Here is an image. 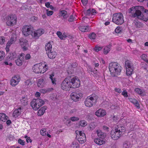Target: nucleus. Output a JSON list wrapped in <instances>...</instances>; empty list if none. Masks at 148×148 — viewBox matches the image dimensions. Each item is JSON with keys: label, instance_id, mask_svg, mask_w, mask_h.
Listing matches in <instances>:
<instances>
[{"label": "nucleus", "instance_id": "nucleus-59", "mask_svg": "<svg viewBox=\"0 0 148 148\" xmlns=\"http://www.w3.org/2000/svg\"><path fill=\"white\" fill-rule=\"evenodd\" d=\"M47 14L48 16H50L52 15L53 13V12L52 11H49L48 10H46Z\"/></svg>", "mask_w": 148, "mask_h": 148}, {"label": "nucleus", "instance_id": "nucleus-22", "mask_svg": "<svg viewBox=\"0 0 148 148\" xmlns=\"http://www.w3.org/2000/svg\"><path fill=\"white\" fill-rule=\"evenodd\" d=\"M125 128L123 126H121V125H118L117 128L115 129V130L119 133L120 134H121L122 133L125 131Z\"/></svg>", "mask_w": 148, "mask_h": 148}, {"label": "nucleus", "instance_id": "nucleus-63", "mask_svg": "<svg viewBox=\"0 0 148 148\" xmlns=\"http://www.w3.org/2000/svg\"><path fill=\"white\" fill-rule=\"evenodd\" d=\"M31 57V56L29 54H27L25 56V60H28Z\"/></svg>", "mask_w": 148, "mask_h": 148}, {"label": "nucleus", "instance_id": "nucleus-32", "mask_svg": "<svg viewBox=\"0 0 148 148\" xmlns=\"http://www.w3.org/2000/svg\"><path fill=\"white\" fill-rule=\"evenodd\" d=\"M16 56V55L14 52H11L8 55V57L10 60L14 59Z\"/></svg>", "mask_w": 148, "mask_h": 148}, {"label": "nucleus", "instance_id": "nucleus-50", "mask_svg": "<svg viewBox=\"0 0 148 148\" xmlns=\"http://www.w3.org/2000/svg\"><path fill=\"white\" fill-rule=\"evenodd\" d=\"M5 42V37L3 36H0V44L3 45Z\"/></svg>", "mask_w": 148, "mask_h": 148}, {"label": "nucleus", "instance_id": "nucleus-29", "mask_svg": "<svg viewBox=\"0 0 148 148\" xmlns=\"http://www.w3.org/2000/svg\"><path fill=\"white\" fill-rule=\"evenodd\" d=\"M47 107L46 106H43L39 110L38 112V115L41 116L43 115L45 113V110L47 109Z\"/></svg>", "mask_w": 148, "mask_h": 148}, {"label": "nucleus", "instance_id": "nucleus-34", "mask_svg": "<svg viewBox=\"0 0 148 148\" xmlns=\"http://www.w3.org/2000/svg\"><path fill=\"white\" fill-rule=\"evenodd\" d=\"M79 144L78 143L75 141H73L72 142V144L71 145L70 148H79Z\"/></svg>", "mask_w": 148, "mask_h": 148}, {"label": "nucleus", "instance_id": "nucleus-46", "mask_svg": "<svg viewBox=\"0 0 148 148\" xmlns=\"http://www.w3.org/2000/svg\"><path fill=\"white\" fill-rule=\"evenodd\" d=\"M40 134L43 136H45L47 134L46 130L45 128L42 129L40 131Z\"/></svg>", "mask_w": 148, "mask_h": 148}, {"label": "nucleus", "instance_id": "nucleus-25", "mask_svg": "<svg viewBox=\"0 0 148 148\" xmlns=\"http://www.w3.org/2000/svg\"><path fill=\"white\" fill-rule=\"evenodd\" d=\"M96 132L97 134V136L99 138L104 139L106 137V134L102 132L100 130H97Z\"/></svg>", "mask_w": 148, "mask_h": 148}, {"label": "nucleus", "instance_id": "nucleus-52", "mask_svg": "<svg viewBox=\"0 0 148 148\" xmlns=\"http://www.w3.org/2000/svg\"><path fill=\"white\" fill-rule=\"evenodd\" d=\"M25 84L26 86H30L32 85V83L31 82L30 80L29 79L27 80L25 82Z\"/></svg>", "mask_w": 148, "mask_h": 148}, {"label": "nucleus", "instance_id": "nucleus-4", "mask_svg": "<svg viewBox=\"0 0 148 148\" xmlns=\"http://www.w3.org/2000/svg\"><path fill=\"white\" fill-rule=\"evenodd\" d=\"M112 21L115 24L120 25L124 22L123 15L121 13H115L113 14Z\"/></svg>", "mask_w": 148, "mask_h": 148}, {"label": "nucleus", "instance_id": "nucleus-31", "mask_svg": "<svg viewBox=\"0 0 148 148\" xmlns=\"http://www.w3.org/2000/svg\"><path fill=\"white\" fill-rule=\"evenodd\" d=\"M52 48V45L50 42H49L45 45V49L46 52L51 50Z\"/></svg>", "mask_w": 148, "mask_h": 148}, {"label": "nucleus", "instance_id": "nucleus-39", "mask_svg": "<svg viewBox=\"0 0 148 148\" xmlns=\"http://www.w3.org/2000/svg\"><path fill=\"white\" fill-rule=\"evenodd\" d=\"M54 76V75H53V74H51V75H50L49 78L50 79H51V81L53 84L55 85L56 84V80H55V78L53 77Z\"/></svg>", "mask_w": 148, "mask_h": 148}, {"label": "nucleus", "instance_id": "nucleus-10", "mask_svg": "<svg viewBox=\"0 0 148 148\" xmlns=\"http://www.w3.org/2000/svg\"><path fill=\"white\" fill-rule=\"evenodd\" d=\"M6 19L7 24L8 26H13L16 23L17 18L15 15H9L6 17Z\"/></svg>", "mask_w": 148, "mask_h": 148}, {"label": "nucleus", "instance_id": "nucleus-11", "mask_svg": "<svg viewBox=\"0 0 148 148\" xmlns=\"http://www.w3.org/2000/svg\"><path fill=\"white\" fill-rule=\"evenodd\" d=\"M33 30V27L31 25H25L23 26L22 31L23 34L25 36H27L32 34Z\"/></svg>", "mask_w": 148, "mask_h": 148}, {"label": "nucleus", "instance_id": "nucleus-20", "mask_svg": "<svg viewBox=\"0 0 148 148\" xmlns=\"http://www.w3.org/2000/svg\"><path fill=\"white\" fill-rule=\"evenodd\" d=\"M106 114L105 111L103 109H100L95 112V114L97 116L99 117H102Z\"/></svg>", "mask_w": 148, "mask_h": 148}, {"label": "nucleus", "instance_id": "nucleus-53", "mask_svg": "<svg viewBox=\"0 0 148 148\" xmlns=\"http://www.w3.org/2000/svg\"><path fill=\"white\" fill-rule=\"evenodd\" d=\"M76 19V18L73 15H71L69 19V21L70 22H72Z\"/></svg>", "mask_w": 148, "mask_h": 148}, {"label": "nucleus", "instance_id": "nucleus-21", "mask_svg": "<svg viewBox=\"0 0 148 148\" xmlns=\"http://www.w3.org/2000/svg\"><path fill=\"white\" fill-rule=\"evenodd\" d=\"M48 57L50 59L55 58L57 55V53L55 51H52V50L46 52Z\"/></svg>", "mask_w": 148, "mask_h": 148}, {"label": "nucleus", "instance_id": "nucleus-18", "mask_svg": "<svg viewBox=\"0 0 148 148\" xmlns=\"http://www.w3.org/2000/svg\"><path fill=\"white\" fill-rule=\"evenodd\" d=\"M23 112V108L20 107L14 110L13 113V116L15 118L17 117L21 114Z\"/></svg>", "mask_w": 148, "mask_h": 148}, {"label": "nucleus", "instance_id": "nucleus-23", "mask_svg": "<svg viewBox=\"0 0 148 148\" xmlns=\"http://www.w3.org/2000/svg\"><path fill=\"white\" fill-rule=\"evenodd\" d=\"M94 141L96 144L99 145H101L104 144L105 143L104 139L99 138H97L95 139Z\"/></svg>", "mask_w": 148, "mask_h": 148}, {"label": "nucleus", "instance_id": "nucleus-28", "mask_svg": "<svg viewBox=\"0 0 148 148\" xmlns=\"http://www.w3.org/2000/svg\"><path fill=\"white\" fill-rule=\"evenodd\" d=\"M21 104L23 106H26L27 105V97H23L20 99Z\"/></svg>", "mask_w": 148, "mask_h": 148}, {"label": "nucleus", "instance_id": "nucleus-40", "mask_svg": "<svg viewBox=\"0 0 148 148\" xmlns=\"http://www.w3.org/2000/svg\"><path fill=\"white\" fill-rule=\"evenodd\" d=\"M51 90L50 88L48 89H41L40 90V92L41 93L45 94L49 92Z\"/></svg>", "mask_w": 148, "mask_h": 148}, {"label": "nucleus", "instance_id": "nucleus-47", "mask_svg": "<svg viewBox=\"0 0 148 148\" xmlns=\"http://www.w3.org/2000/svg\"><path fill=\"white\" fill-rule=\"evenodd\" d=\"M135 26L138 28H140L143 27L142 24L140 22H136L135 23Z\"/></svg>", "mask_w": 148, "mask_h": 148}, {"label": "nucleus", "instance_id": "nucleus-64", "mask_svg": "<svg viewBox=\"0 0 148 148\" xmlns=\"http://www.w3.org/2000/svg\"><path fill=\"white\" fill-rule=\"evenodd\" d=\"M52 96L53 97L51 98V99H52L53 100H55L57 99V95L56 94H53V95Z\"/></svg>", "mask_w": 148, "mask_h": 148}, {"label": "nucleus", "instance_id": "nucleus-43", "mask_svg": "<svg viewBox=\"0 0 148 148\" xmlns=\"http://www.w3.org/2000/svg\"><path fill=\"white\" fill-rule=\"evenodd\" d=\"M141 64L142 68L147 71V68L148 67V66L147 64L145 63H142Z\"/></svg>", "mask_w": 148, "mask_h": 148}, {"label": "nucleus", "instance_id": "nucleus-57", "mask_svg": "<svg viewBox=\"0 0 148 148\" xmlns=\"http://www.w3.org/2000/svg\"><path fill=\"white\" fill-rule=\"evenodd\" d=\"M121 31V29L119 26L117 27L115 29V32L116 33H119Z\"/></svg>", "mask_w": 148, "mask_h": 148}, {"label": "nucleus", "instance_id": "nucleus-41", "mask_svg": "<svg viewBox=\"0 0 148 148\" xmlns=\"http://www.w3.org/2000/svg\"><path fill=\"white\" fill-rule=\"evenodd\" d=\"M43 82L44 80L43 79L40 78L39 79L37 83L38 86L40 87H42L43 85Z\"/></svg>", "mask_w": 148, "mask_h": 148}, {"label": "nucleus", "instance_id": "nucleus-17", "mask_svg": "<svg viewBox=\"0 0 148 148\" xmlns=\"http://www.w3.org/2000/svg\"><path fill=\"white\" fill-rule=\"evenodd\" d=\"M20 43L23 50L25 51L27 49V40L26 39L21 38L19 40Z\"/></svg>", "mask_w": 148, "mask_h": 148}, {"label": "nucleus", "instance_id": "nucleus-15", "mask_svg": "<svg viewBox=\"0 0 148 148\" xmlns=\"http://www.w3.org/2000/svg\"><path fill=\"white\" fill-rule=\"evenodd\" d=\"M20 77L18 75H16L13 77L10 80V84L12 86H15L17 85L20 81Z\"/></svg>", "mask_w": 148, "mask_h": 148}, {"label": "nucleus", "instance_id": "nucleus-45", "mask_svg": "<svg viewBox=\"0 0 148 148\" xmlns=\"http://www.w3.org/2000/svg\"><path fill=\"white\" fill-rule=\"evenodd\" d=\"M110 49L109 46L106 47L104 49V53L105 54H107L110 51Z\"/></svg>", "mask_w": 148, "mask_h": 148}, {"label": "nucleus", "instance_id": "nucleus-37", "mask_svg": "<svg viewBox=\"0 0 148 148\" xmlns=\"http://www.w3.org/2000/svg\"><path fill=\"white\" fill-rule=\"evenodd\" d=\"M8 118V117L5 114L3 113H0V119L2 121H5L3 120H6Z\"/></svg>", "mask_w": 148, "mask_h": 148}, {"label": "nucleus", "instance_id": "nucleus-9", "mask_svg": "<svg viewBox=\"0 0 148 148\" xmlns=\"http://www.w3.org/2000/svg\"><path fill=\"white\" fill-rule=\"evenodd\" d=\"M70 82L68 76L62 82L61 84V88L63 90L69 91L70 90L71 87Z\"/></svg>", "mask_w": 148, "mask_h": 148}, {"label": "nucleus", "instance_id": "nucleus-6", "mask_svg": "<svg viewBox=\"0 0 148 148\" xmlns=\"http://www.w3.org/2000/svg\"><path fill=\"white\" fill-rule=\"evenodd\" d=\"M45 103V101L40 99H34L31 102V105L33 109L36 110Z\"/></svg>", "mask_w": 148, "mask_h": 148}, {"label": "nucleus", "instance_id": "nucleus-2", "mask_svg": "<svg viewBox=\"0 0 148 148\" xmlns=\"http://www.w3.org/2000/svg\"><path fill=\"white\" fill-rule=\"evenodd\" d=\"M109 68L111 75L116 77L119 75L121 71V67L116 62H113L109 65Z\"/></svg>", "mask_w": 148, "mask_h": 148}, {"label": "nucleus", "instance_id": "nucleus-14", "mask_svg": "<svg viewBox=\"0 0 148 148\" xmlns=\"http://www.w3.org/2000/svg\"><path fill=\"white\" fill-rule=\"evenodd\" d=\"M82 94L81 93L73 92L71 94V99L75 101H77L79 100L80 98L82 97Z\"/></svg>", "mask_w": 148, "mask_h": 148}, {"label": "nucleus", "instance_id": "nucleus-44", "mask_svg": "<svg viewBox=\"0 0 148 148\" xmlns=\"http://www.w3.org/2000/svg\"><path fill=\"white\" fill-rule=\"evenodd\" d=\"M96 37V34L94 33H92L89 35V38L91 39H94Z\"/></svg>", "mask_w": 148, "mask_h": 148}, {"label": "nucleus", "instance_id": "nucleus-55", "mask_svg": "<svg viewBox=\"0 0 148 148\" xmlns=\"http://www.w3.org/2000/svg\"><path fill=\"white\" fill-rule=\"evenodd\" d=\"M70 119L73 121H77L79 119V118L77 117L73 116L70 118Z\"/></svg>", "mask_w": 148, "mask_h": 148}, {"label": "nucleus", "instance_id": "nucleus-19", "mask_svg": "<svg viewBox=\"0 0 148 148\" xmlns=\"http://www.w3.org/2000/svg\"><path fill=\"white\" fill-rule=\"evenodd\" d=\"M121 135L115 130V131H112L111 133V136L112 138L114 140L118 139Z\"/></svg>", "mask_w": 148, "mask_h": 148}, {"label": "nucleus", "instance_id": "nucleus-58", "mask_svg": "<svg viewBox=\"0 0 148 148\" xmlns=\"http://www.w3.org/2000/svg\"><path fill=\"white\" fill-rule=\"evenodd\" d=\"M121 94L125 97H128L127 92L125 90H123Z\"/></svg>", "mask_w": 148, "mask_h": 148}, {"label": "nucleus", "instance_id": "nucleus-56", "mask_svg": "<svg viewBox=\"0 0 148 148\" xmlns=\"http://www.w3.org/2000/svg\"><path fill=\"white\" fill-rule=\"evenodd\" d=\"M18 142L20 144L22 145H24L25 144V142L24 140H22L21 139H19L18 140Z\"/></svg>", "mask_w": 148, "mask_h": 148}, {"label": "nucleus", "instance_id": "nucleus-54", "mask_svg": "<svg viewBox=\"0 0 148 148\" xmlns=\"http://www.w3.org/2000/svg\"><path fill=\"white\" fill-rule=\"evenodd\" d=\"M147 56L145 54H143L141 56V58L142 59H143L144 61H145L147 60L146 58Z\"/></svg>", "mask_w": 148, "mask_h": 148}, {"label": "nucleus", "instance_id": "nucleus-38", "mask_svg": "<svg viewBox=\"0 0 148 148\" xmlns=\"http://www.w3.org/2000/svg\"><path fill=\"white\" fill-rule=\"evenodd\" d=\"M131 147V144L129 141H126L123 144V147L124 148H130Z\"/></svg>", "mask_w": 148, "mask_h": 148}, {"label": "nucleus", "instance_id": "nucleus-35", "mask_svg": "<svg viewBox=\"0 0 148 148\" xmlns=\"http://www.w3.org/2000/svg\"><path fill=\"white\" fill-rule=\"evenodd\" d=\"M135 91L140 95H142L144 92V90H142L139 88H136L135 89Z\"/></svg>", "mask_w": 148, "mask_h": 148}, {"label": "nucleus", "instance_id": "nucleus-36", "mask_svg": "<svg viewBox=\"0 0 148 148\" xmlns=\"http://www.w3.org/2000/svg\"><path fill=\"white\" fill-rule=\"evenodd\" d=\"M67 12L65 10H62L60 12V14L61 16H63L64 18H66L68 17V15L67 14Z\"/></svg>", "mask_w": 148, "mask_h": 148}, {"label": "nucleus", "instance_id": "nucleus-33", "mask_svg": "<svg viewBox=\"0 0 148 148\" xmlns=\"http://www.w3.org/2000/svg\"><path fill=\"white\" fill-rule=\"evenodd\" d=\"M134 68H126V74L128 76L131 75L133 72Z\"/></svg>", "mask_w": 148, "mask_h": 148}, {"label": "nucleus", "instance_id": "nucleus-42", "mask_svg": "<svg viewBox=\"0 0 148 148\" xmlns=\"http://www.w3.org/2000/svg\"><path fill=\"white\" fill-rule=\"evenodd\" d=\"M5 53L3 51H0V61L3 60L5 57Z\"/></svg>", "mask_w": 148, "mask_h": 148}, {"label": "nucleus", "instance_id": "nucleus-24", "mask_svg": "<svg viewBox=\"0 0 148 148\" xmlns=\"http://www.w3.org/2000/svg\"><path fill=\"white\" fill-rule=\"evenodd\" d=\"M96 126V123L95 122L91 123L87 126V129L89 131H92Z\"/></svg>", "mask_w": 148, "mask_h": 148}, {"label": "nucleus", "instance_id": "nucleus-27", "mask_svg": "<svg viewBox=\"0 0 148 148\" xmlns=\"http://www.w3.org/2000/svg\"><path fill=\"white\" fill-rule=\"evenodd\" d=\"M16 40V35L14 34L10 38V40L7 43V46L10 47V45L15 42Z\"/></svg>", "mask_w": 148, "mask_h": 148}, {"label": "nucleus", "instance_id": "nucleus-7", "mask_svg": "<svg viewBox=\"0 0 148 148\" xmlns=\"http://www.w3.org/2000/svg\"><path fill=\"white\" fill-rule=\"evenodd\" d=\"M68 77L72 88H76L79 87L80 85V81L77 77L73 76Z\"/></svg>", "mask_w": 148, "mask_h": 148}, {"label": "nucleus", "instance_id": "nucleus-1", "mask_svg": "<svg viewBox=\"0 0 148 148\" xmlns=\"http://www.w3.org/2000/svg\"><path fill=\"white\" fill-rule=\"evenodd\" d=\"M130 12L132 17L141 19L145 21L148 20V10L142 6H136L130 8Z\"/></svg>", "mask_w": 148, "mask_h": 148}, {"label": "nucleus", "instance_id": "nucleus-8", "mask_svg": "<svg viewBox=\"0 0 148 148\" xmlns=\"http://www.w3.org/2000/svg\"><path fill=\"white\" fill-rule=\"evenodd\" d=\"M70 82L68 76L62 82L61 84V88L63 90L69 91L70 90L71 87Z\"/></svg>", "mask_w": 148, "mask_h": 148}, {"label": "nucleus", "instance_id": "nucleus-3", "mask_svg": "<svg viewBox=\"0 0 148 148\" xmlns=\"http://www.w3.org/2000/svg\"><path fill=\"white\" fill-rule=\"evenodd\" d=\"M48 66L44 63L35 64L33 67V71L36 73H43L48 69Z\"/></svg>", "mask_w": 148, "mask_h": 148}, {"label": "nucleus", "instance_id": "nucleus-26", "mask_svg": "<svg viewBox=\"0 0 148 148\" xmlns=\"http://www.w3.org/2000/svg\"><path fill=\"white\" fill-rule=\"evenodd\" d=\"M89 27V26L81 25L79 27V29L81 32H85L90 30Z\"/></svg>", "mask_w": 148, "mask_h": 148}, {"label": "nucleus", "instance_id": "nucleus-13", "mask_svg": "<svg viewBox=\"0 0 148 148\" xmlns=\"http://www.w3.org/2000/svg\"><path fill=\"white\" fill-rule=\"evenodd\" d=\"M44 31L43 29H39L34 32L33 31L31 35L32 37L34 38L35 39H38L39 36L44 34Z\"/></svg>", "mask_w": 148, "mask_h": 148}, {"label": "nucleus", "instance_id": "nucleus-51", "mask_svg": "<svg viewBox=\"0 0 148 148\" xmlns=\"http://www.w3.org/2000/svg\"><path fill=\"white\" fill-rule=\"evenodd\" d=\"M102 49V47L96 46L94 50L96 52H98L99 51L101 50Z\"/></svg>", "mask_w": 148, "mask_h": 148}, {"label": "nucleus", "instance_id": "nucleus-61", "mask_svg": "<svg viewBox=\"0 0 148 148\" xmlns=\"http://www.w3.org/2000/svg\"><path fill=\"white\" fill-rule=\"evenodd\" d=\"M114 90L116 92L119 93H120L122 92L121 90V89L119 88H115L114 89Z\"/></svg>", "mask_w": 148, "mask_h": 148}, {"label": "nucleus", "instance_id": "nucleus-60", "mask_svg": "<svg viewBox=\"0 0 148 148\" xmlns=\"http://www.w3.org/2000/svg\"><path fill=\"white\" fill-rule=\"evenodd\" d=\"M84 13L87 15H89V14H91V10L90 9L84 11Z\"/></svg>", "mask_w": 148, "mask_h": 148}, {"label": "nucleus", "instance_id": "nucleus-16", "mask_svg": "<svg viewBox=\"0 0 148 148\" xmlns=\"http://www.w3.org/2000/svg\"><path fill=\"white\" fill-rule=\"evenodd\" d=\"M25 55V54L24 53L21 54L18 58L15 60V63L17 65L19 66H21L23 62H25L24 58Z\"/></svg>", "mask_w": 148, "mask_h": 148}, {"label": "nucleus", "instance_id": "nucleus-49", "mask_svg": "<svg viewBox=\"0 0 148 148\" xmlns=\"http://www.w3.org/2000/svg\"><path fill=\"white\" fill-rule=\"evenodd\" d=\"M57 34L60 39H63L64 36L62 35V33L61 32L58 31L57 32Z\"/></svg>", "mask_w": 148, "mask_h": 148}, {"label": "nucleus", "instance_id": "nucleus-30", "mask_svg": "<svg viewBox=\"0 0 148 148\" xmlns=\"http://www.w3.org/2000/svg\"><path fill=\"white\" fill-rule=\"evenodd\" d=\"M125 66L126 69L134 68L132 63L131 61L128 60L125 61Z\"/></svg>", "mask_w": 148, "mask_h": 148}, {"label": "nucleus", "instance_id": "nucleus-62", "mask_svg": "<svg viewBox=\"0 0 148 148\" xmlns=\"http://www.w3.org/2000/svg\"><path fill=\"white\" fill-rule=\"evenodd\" d=\"M130 101L134 105L138 101L136 99H130Z\"/></svg>", "mask_w": 148, "mask_h": 148}, {"label": "nucleus", "instance_id": "nucleus-48", "mask_svg": "<svg viewBox=\"0 0 148 148\" xmlns=\"http://www.w3.org/2000/svg\"><path fill=\"white\" fill-rule=\"evenodd\" d=\"M79 125L82 127H84L87 125V122L85 121L82 120L79 122Z\"/></svg>", "mask_w": 148, "mask_h": 148}, {"label": "nucleus", "instance_id": "nucleus-12", "mask_svg": "<svg viewBox=\"0 0 148 148\" xmlns=\"http://www.w3.org/2000/svg\"><path fill=\"white\" fill-rule=\"evenodd\" d=\"M77 137L78 136V140L79 142L81 144H83L84 143L86 140V138L85 134L82 132L78 131L77 133Z\"/></svg>", "mask_w": 148, "mask_h": 148}, {"label": "nucleus", "instance_id": "nucleus-5", "mask_svg": "<svg viewBox=\"0 0 148 148\" xmlns=\"http://www.w3.org/2000/svg\"><path fill=\"white\" fill-rule=\"evenodd\" d=\"M97 99L98 97L95 95L88 97L84 101L85 106L88 107H92L96 103Z\"/></svg>", "mask_w": 148, "mask_h": 148}]
</instances>
